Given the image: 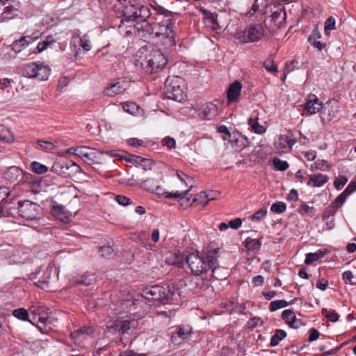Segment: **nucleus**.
Masks as SVG:
<instances>
[{
	"instance_id": "864d4df0",
	"label": "nucleus",
	"mask_w": 356,
	"mask_h": 356,
	"mask_svg": "<svg viewBox=\"0 0 356 356\" xmlns=\"http://www.w3.org/2000/svg\"><path fill=\"white\" fill-rule=\"evenodd\" d=\"M263 66L268 72H275L277 71V65L270 58H268L263 63Z\"/></svg>"
},
{
	"instance_id": "0e129e2a",
	"label": "nucleus",
	"mask_w": 356,
	"mask_h": 356,
	"mask_svg": "<svg viewBox=\"0 0 356 356\" xmlns=\"http://www.w3.org/2000/svg\"><path fill=\"white\" fill-rule=\"evenodd\" d=\"M241 132L235 130L231 133V134H229V138H227V136H222V139L224 140H227L228 143L233 145L236 139L238 138V136L240 135Z\"/></svg>"
},
{
	"instance_id": "c85d7f7f",
	"label": "nucleus",
	"mask_w": 356,
	"mask_h": 356,
	"mask_svg": "<svg viewBox=\"0 0 356 356\" xmlns=\"http://www.w3.org/2000/svg\"><path fill=\"white\" fill-rule=\"evenodd\" d=\"M219 195L220 193L218 191H211L209 193H207V191H202L200 193V195L198 196V198L206 199L205 201H202V206L204 207L209 204L210 201L217 199V197Z\"/></svg>"
},
{
	"instance_id": "49530a36",
	"label": "nucleus",
	"mask_w": 356,
	"mask_h": 356,
	"mask_svg": "<svg viewBox=\"0 0 356 356\" xmlns=\"http://www.w3.org/2000/svg\"><path fill=\"white\" fill-rule=\"evenodd\" d=\"M288 306V302L285 300H276L270 303L269 310L275 312L279 309L286 307Z\"/></svg>"
},
{
	"instance_id": "603ef678",
	"label": "nucleus",
	"mask_w": 356,
	"mask_h": 356,
	"mask_svg": "<svg viewBox=\"0 0 356 356\" xmlns=\"http://www.w3.org/2000/svg\"><path fill=\"white\" fill-rule=\"evenodd\" d=\"M267 214V208L263 207L260 208L257 211H256L252 216H251L252 220H256L257 221H260L263 220Z\"/></svg>"
},
{
	"instance_id": "69168bd1",
	"label": "nucleus",
	"mask_w": 356,
	"mask_h": 356,
	"mask_svg": "<svg viewBox=\"0 0 356 356\" xmlns=\"http://www.w3.org/2000/svg\"><path fill=\"white\" fill-rule=\"evenodd\" d=\"M318 40V39H313L307 41L314 48H316L318 51H322L324 48H325L326 44L324 42H321Z\"/></svg>"
},
{
	"instance_id": "bb28decb",
	"label": "nucleus",
	"mask_w": 356,
	"mask_h": 356,
	"mask_svg": "<svg viewBox=\"0 0 356 356\" xmlns=\"http://www.w3.org/2000/svg\"><path fill=\"white\" fill-rule=\"evenodd\" d=\"M262 237L254 239L250 237H248L244 241L245 247L250 251H258L261 245V240Z\"/></svg>"
},
{
	"instance_id": "423d86ee",
	"label": "nucleus",
	"mask_w": 356,
	"mask_h": 356,
	"mask_svg": "<svg viewBox=\"0 0 356 356\" xmlns=\"http://www.w3.org/2000/svg\"><path fill=\"white\" fill-rule=\"evenodd\" d=\"M184 80L179 76H168L165 82L164 90L168 99L181 102L186 95L183 89Z\"/></svg>"
},
{
	"instance_id": "5fc2aeb1",
	"label": "nucleus",
	"mask_w": 356,
	"mask_h": 356,
	"mask_svg": "<svg viewBox=\"0 0 356 356\" xmlns=\"http://www.w3.org/2000/svg\"><path fill=\"white\" fill-rule=\"evenodd\" d=\"M80 46L86 51L90 50V40L87 34H85L80 38Z\"/></svg>"
},
{
	"instance_id": "7c9ffc66",
	"label": "nucleus",
	"mask_w": 356,
	"mask_h": 356,
	"mask_svg": "<svg viewBox=\"0 0 356 356\" xmlns=\"http://www.w3.org/2000/svg\"><path fill=\"white\" fill-rule=\"evenodd\" d=\"M13 315L19 320L24 321H29L32 325H35V323L32 320L29 319V314L28 311L24 308H18L13 311Z\"/></svg>"
},
{
	"instance_id": "a18cd8bd",
	"label": "nucleus",
	"mask_w": 356,
	"mask_h": 356,
	"mask_svg": "<svg viewBox=\"0 0 356 356\" xmlns=\"http://www.w3.org/2000/svg\"><path fill=\"white\" fill-rule=\"evenodd\" d=\"M248 124L251 127L255 134H262L266 131L265 127L260 124L257 121H253L252 118L248 119Z\"/></svg>"
},
{
	"instance_id": "e433bc0d",
	"label": "nucleus",
	"mask_w": 356,
	"mask_h": 356,
	"mask_svg": "<svg viewBox=\"0 0 356 356\" xmlns=\"http://www.w3.org/2000/svg\"><path fill=\"white\" fill-rule=\"evenodd\" d=\"M21 177H22V180L24 182L28 183L31 187L40 186L42 183L41 179L34 177L31 174L24 172V171Z\"/></svg>"
},
{
	"instance_id": "1a4fd4ad",
	"label": "nucleus",
	"mask_w": 356,
	"mask_h": 356,
	"mask_svg": "<svg viewBox=\"0 0 356 356\" xmlns=\"http://www.w3.org/2000/svg\"><path fill=\"white\" fill-rule=\"evenodd\" d=\"M19 215L26 220H35L40 218L42 209L33 202L28 200H20L17 203Z\"/></svg>"
},
{
	"instance_id": "f03ea898",
	"label": "nucleus",
	"mask_w": 356,
	"mask_h": 356,
	"mask_svg": "<svg viewBox=\"0 0 356 356\" xmlns=\"http://www.w3.org/2000/svg\"><path fill=\"white\" fill-rule=\"evenodd\" d=\"M219 248H211L201 253L195 250L186 257V263L195 275H200L211 270L213 273L218 266Z\"/></svg>"
},
{
	"instance_id": "338daca9",
	"label": "nucleus",
	"mask_w": 356,
	"mask_h": 356,
	"mask_svg": "<svg viewBox=\"0 0 356 356\" xmlns=\"http://www.w3.org/2000/svg\"><path fill=\"white\" fill-rule=\"evenodd\" d=\"M167 263H171L172 265H176L178 267H181L183 264V259H180L179 257L175 255L172 257H168L166 259Z\"/></svg>"
},
{
	"instance_id": "393cba45",
	"label": "nucleus",
	"mask_w": 356,
	"mask_h": 356,
	"mask_svg": "<svg viewBox=\"0 0 356 356\" xmlns=\"http://www.w3.org/2000/svg\"><path fill=\"white\" fill-rule=\"evenodd\" d=\"M93 275L88 274V272L81 275H76L73 277V281L75 284L83 285L85 286H90L94 280Z\"/></svg>"
},
{
	"instance_id": "2f4dec72",
	"label": "nucleus",
	"mask_w": 356,
	"mask_h": 356,
	"mask_svg": "<svg viewBox=\"0 0 356 356\" xmlns=\"http://www.w3.org/2000/svg\"><path fill=\"white\" fill-rule=\"evenodd\" d=\"M316 209L309 207L307 204L303 203L299 206L298 213L302 216L314 217L316 214Z\"/></svg>"
},
{
	"instance_id": "13d9d810",
	"label": "nucleus",
	"mask_w": 356,
	"mask_h": 356,
	"mask_svg": "<svg viewBox=\"0 0 356 356\" xmlns=\"http://www.w3.org/2000/svg\"><path fill=\"white\" fill-rule=\"evenodd\" d=\"M347 197V195L345 194V193H341L340 195H339L337 198L334 200V202H332L331 204H334L336 206V209L338 207H341L343 203L346 202Z\"/></svg>"
},
{
	"instance_id": "ddd939ff",
	"label": "nucleus",
	"mask_w": 356,
	"mask_h": 356,
	"mask_svg": "<svg viewBox=\"0 0 356 356\" xmlns=\"http://www.w3.org/2000/svg\"><path fill=\"white\" fill-rule=\"evenodd\" d=\"M134 26L139 36L144 38H149L152 35H155L156 26H154V19H145Z\"/></svg>"
},
{
	"instance_id": "09e8293b",
	"label": "nucleus",
	"mask_w": 356,
	"mask_h": 356,
	"mask_svg": "<svg viewBox=\"0 0 356 356\" xmlns=\"http://www.w3.org/2000/svg\"><path fill=\"white\" fill-rule=\"evenodd\" d=\"M286 210V205L283 202H276L271 205L270 211L275 213H282Z\"/></svg>"
},
{
	"instance_id": "39448f33",
	"label": "nucleus",
	"mask_w": 356,
	"mask_h": 356,
	"mask_svg": "<svg viewBox=\"0 0 356 356\" xmlns=\"http://www.w3.org/2000/svg\"><path fill=\"white\" fill-rule=\"evenodd\" d=\"M149 6H144L140 3H130L124 6L122 10V18L120 20V27L124 24L125 22H136L138 23L145 19L152 20L154 14L149 8Z\"/></svg>"
},
{
	"instance_id": "bf43d9fd",
	"label": "nucleus",
	"mask_w": 356,
	"mask_h": 356,
	"mask_svg": "<svg viewBox=\"0 0 356 356\" xmlns=\"http://www.w3.org/2000/svg\"><path fill=\"white\" fill-rule=\"evenodd\" d=\"M115 200L119 204L124 206V207L132 204V202L131 201V200L129 197H127L123 195H116Z\"/></svg>"
},
{
	"instance_id": "58836bf2",
	"label": "nucleus",
	"mask_w": 356,
	"mask_h": 356,
	"mask_svg": "<svg viewBox=\"0 0 356 356\" xmlns=\"http://www.w3.org/2000/svg\"><path fill=\"white\" fill-rule=\"evenodd\" d=\"M32 172L37 175H42L48 171V167L38 161H32L30 164Z\"/></svg>"
},
{
	"instance_id": "a19ab883",
	"label": "nucleus",
	"mask_w": 356,
	"mask_h": 356,
	"mask_svg": "<svg viewBox=\"0 0 356 356\" xmlns=\"http://www.w3.org/2000/svg\"><path fill=\"white\" fill-rule=\"evenodd\" d=\"M28 46L26 42V38H21L19 40H16L11 44L12 49L16 53L20 52L22 49Z\"/></svg>"
},
{
	"instance_id": "f704fd0d",
	"label": "nucleus",
	"mask_w": 356,
	"mask_h": 356,
	"mask_svg": "<svg viewBox=\"0 0 356 356\" xmlns=\"http://www.w3.org/2000/svg\"><path fill=\"white\" fill-rule=\"evenodd\" d=\"M232 145L233 147H235V150L236 152H240L249 146L248 138L241 133Z\"/></svg>"
},
{
	"instance_id": "aec40b11",
	"label": "nucleus",
	"mask_w": 356,
	"mask_h": 356,
	"mask_svg": "<svg viewBox=\"0 0 356 356\" xmlns=\"http://www.w3.org/2000/svg\"><path fill=\"white\" fill-rule=\"evenodd\" d=\"M51 211L54 216L62 222L67 223L70 221L72 215L63 205L54 204L51 208Z\"/></svg>"
},
{
	"instance_id": "de8ad7c7",
	"label": "nucleus",
	"mask_w": 356,
	"mask_h": 356,
	"mask_svg": "<svg viewBox=\"0 0 356 356\" xmlns=\"http://www.w3.org/2000/svg\"><path fill=\"white\" fill-rule=\"evenodd\" d=\"M90 149V148L86 146L75 147V148L73 149V154L83 159L86 156H91L90 154H88Z\"/></svg>"
},
{
	"instance_id": "f257e3e1",
	"label": "nucleus",
	"mask_w": 356,
	"mask_h": 356,
	"mask_svg": "<svg viewBox=\"0 0 356 356\" xmlns=\"http://www.w3.org/2000/svg\"><path fill=\"white\" fill-rule=\"evenodd\" d=\"M182 284L168 282L163 285H152L145 287L142 292V297L149 302L156 301L163 305L177 304L181 296Z\"/></svg>"
},
{
	"instance_id": "052dcab7",
	"label": "nucleus",
	"mask_w": 356,
	"mask_h": 356,
	"mask_svg": "<svg viewBox=\"0 0 356 356\" xmlns=\"http://www.w3.org/2000/svg\"><path fill=\"white\" fill-rule=\"evenodd\" d=\"M317 164V168L318 170L321 171H329L331 168V165L327 164V161L324 159H318L316 161Z\"/></svg>"
},
{
	"instance_id": "3c124183",
	"label": "nucleus",
	"mask_w": 356,
	"mask_h": 356,
	"mask_svg": "<svg viewBox=\"0 0 356 356\" xmlns=\"http://www.w3.org/2000/svg\"><path fill=\"white\" fill-rule=\"evenodd\" d=\"M337 211V209H336V206L330 204L325 209L324 212L322 214V218H334Z\"/></svg>"
},
{
	"instance_id": "7ed1b4c3",
	"label": "nucleus",
	"mask_w": 356,
	"mask_h": 356,
	"mask_svg": "<svg viewBox=\"0 0 356 356\" xmlns=\"http://www.w3.org/2000/svg\"><path fill=\"white\" fill-rule=\"evenodd\" d=\"M168 59L165 54L159 49H152L149 54L144 56V48L140 51V56L136 60V67H140L146 74H153L161 72L167 65Z\"/></svg>"
},
{
	"instance_id": "6e6d98bb",
	"label": "nucleus",
	"mask_w": 356,
	"mask_h": 356,
	"mask_svg": "<svg viewBox=\"0 0 356 356\" xmlns=\"http://www.w3.org/2000/svg\"><path fill=\"white\" fill-rule=\"evenodd\" d=\"M353 274L350 270H346L342 274V280L346 284L355 285L356 282H353Z\"/></svg>"
},
{
	"instance_id": "412c9836",
	"label": "nucleus",
	"mask_w": 356,
	"mask_h": 356,
	"mask_svg": "<svg viewBox=\"0 0 356 356\" xmlns=\"http://www.w3.org/2000/svg\"><path fill=\"white\" fill-rule=\"evenodd\" d=\"M242 89V84L238 81H235L232 83L227 91V98L228 103L237 102L241 95Z\"/></svg>"
},
{
	"instance_id": "9d476101",
	"label": "nucleus",
	"mask_w": 356,
	"mask_h": 356,
	"mask_svg": "<svg viewBox=\"0 0 356 356\" xmlns=\"http://www.w3.org/2000/svg\"><path fill=\"white\" fill-rule=\"evenodd\" d=\"M79 168V165L72 161L63 159L54 162L51 170L60 176L67 177L77 172Z\"/></svg>"
},
{
	"instance_id": "c03bdc74",
	"label": "nucleus",
	"mask_w": 356,
	"mask_h": 356,
	"mask_svg": "<svg viewBox=\"0 0 356 356\" xmlns=\"http://www.w3.org/2000/svg\"><path fill=\"white\" fill-rule=\"evenodd\" d=\"M336 21L334 17L330 16L325 22L324 32L326 36L330 35V31L336 29Z\"/></svg>"
},
{
	"instance_id": "6ab92c4d",
	"label": "nucleus",
	"mask_w": 356,
	"mask_h": 356,
	"mask_svg": "<svg viewBox=\"0 0 356 356\" xmlns=\"http://www.w3.org/2000/svg\"><path fill=\"white\" fill-rule=\"evenodd\" d=\"M131 321L128 319L119 318L115 320L111 325L108 326V330L113 334L119 332L126 333L130 329Z\"/></svg>"
},
{
	"instance_id": "72a5a7b5",
	"label": "nucleus",
	"mask_w": 356,
	"mask_h": 356,
	"mask_svg": "<svg viewBox=\"0 0 356 356\" xmlns=\"http://www.w3.org/2000/svg\"><path fill=\"white\" fill-rule=\"evenodd\" d=\"M158 181L153 178H149L143 181L140 184V188L143 190L153 193L155 191L156 186H157Z\"/></svg>"
},
{
	"instance_id": "774afa93",
	"label": "nucleus",
	"mask_w": 356,
	"mask_h": 356,
	"mask_svg": "<svg viewBox=\"0 0 356 356\" xmlns=\"http://www.w3.org/2000/svg\"><path fill=\"white\" fill-rule=\"evenodd\" d=\"M138 108V106L134 102H124L123 104L124 110L131 114L134 113V110Z\"/></svg>"
},
{
	"instance_id": "9b49d317",
	"label": "nucleus",
	"mask_w": 356,
	"mask_h": 356,
	"mask_svg": "<svg viewBox=\"0 0 356 356\" xmlns=\"http://www.w3.org/2000/svg\"><path fill=\"white\" fill-rule=\"evenodd\" d=\"M323 107V104L314 94L308 95L305 99V102L303 105L304 111H305L309 115H313L321 112Z\"/></svg>"
},
{
	"instance_id": "e2e57ef3",
	"label": "nucleus",
	"mask_w": 356,
	"mask_h": 356,
	"mask_svg": "<svg viewBox=\"0 0 356 356\" xmlns=\"http://www.w3.org/2000/svg\"><path fill=\"white\" fill-rule=\"evenodd\" d=\"M348 179L345 176H341L340 179H337L334 181V187L337 190L341 189L347 183Z\"/></svg>"
},
{
	"instance_id": "f8f14e48",
	"label": "nucleus",
	"mask_w": 356,
	"mask_h": 356,
	"mask_svg": "<svg viewBox=\"0 0 356 356\" xmlns=\"http://www.w3.org/2000/svg\"><path fill=\"white\" fill-rule=\"evenodd\" d=\"M192 334V327L189 325L178 326L172 333L171 341L175 345H179L184 341L189 339Z\"/></svg>"
},
{
	"instance_id": "2eb2a0df",
	"label": "nucleus",
	"mask_w": 356,
	"mask_h": 356,
	"mask_svg": "<svg viewBox=\"0 0 356 356\" xmlns=\"http://www.w3.org/2000/svg\"><path fill=\"white\" fill-rule=\"evenodd\" d=\"M271 20L276 26H282L285 23L286 19L284 6L281 3L274 5L273 8L271 9Z\"/></svg>"
},
{
	"instance_id": "ea45409f",
	"label": "nucleus",
	"mask_w": 356,
	"mask_h": 356,
	"mask_svg": "<svg viewBox=\"0 0 356 356\" xmlns=\"http://www.w3.org/2000/svg\"><path fill=\"white\" fill-rule=\"evenodd\" d=\"M88 154H90L92 156H86L85 158L83 159V161L88 165H92L93 163H98L100 152L99 151H95V149H90V152H88Z\"/></svg>"
},
{
	"instance_id": "0eeeda50",
	"label": "nucleus",
	"mask_w": 356,
	"mask_h": 356,
	"mask_svg": "<svg viewBox=\"0 0 356 356\" xmlns=\"http://www.w3.org/2000/svg\"><path fill=\"white\" fill-rule=\"evenodd\" d=\"M56 274L55 268L51 266H47L44 269L40 267L35 272L31 273L29 275L30 280H35L34 284L45 291H49V280L51 279L52 275Z\"/></svg>"
},
{
	"instance_id": "79ce46f5",
	"label": "nucleus",
	"mask_w": 356,
	"mask_h": 356,
	"mask_svg": "<svg viewBox=\"0 0 356 356\" xmlns=\"http://www.w3.org/2000/svg\"><path fill=\"white\" fill-rule=\"evenodd\" d=\"M203 13L205 18L210 21L213 29L220 28L219 24L218 23V15L216 13H213L206 10H204Z\"/></svg>"
},
{
	"instance_id": "37998d69",
	"label": "nucleus",
	"mask_w": 356,
	"mask_h": 356,
	"mask_svg": "<svg viewBox=\"0 0 356 356\" xmlns=\"http://www.w3.org/2000/svg\"><path fill=\"white\" fill-rule=\"evenodd\" d=\"M274 168L278 171H285L289 168V163L286 161H282L277 157H275L273 160Z\"/></svg>"
},
{
	"instance_id": "c756f323",
	"label": "nucleus",
	"mask_w": 356,
	"mask_h": 356,
	"mask_svg": "<svg viewBox=\"0 0 356 356\" xmlns=\"http://www.w3.org/2000/svg\"><path fill=\"white\" fill-rule=\"evenodd\" d=\"M50 68L47 65L42 64H38V69L36 71V78L40 81L47 80L50 74Z\"/></svg>"
},
{
	"instance_id": "c9c22d12",
	"label": "nucleus",
	"mask_w": 356,
	"mask_h": 356,
	"mask_svg": "<svg viewBox=\"0 0 356 356\" xmlns=\"http://www.w3.org/2000/svg\"><path fill=\"white\" fill-rule=\"evenodd\" d=\"M19 10L13 6H8L4 8L1 13L2 17L6 19H11L19 14Z\"/></svg>"
},
{
	"instance_id": "4468645a",
	"label": "nucleus",
	"mask_w": 356,
	"mask_h": 356,
	"mask_svg": "<svg viewBox=\"0 0 356 356\" xmlns=\"http://www.w3.org/2000/svg\"><path fill=\"white\" fill-rule=\"evenodd\" d=\"M198 115L202 120H211L216 115L218 108L211 102H205L197 106Z\"/></svg>"
},
{
	"instance_id": "20e7f679",
	"label": "nucleus",
	"mask_w": 356,
	"mask_h": 356,
	"mask_svg": "<svg viewBox=\"0 0 356 356\" xmlns=\"http://www.w3.org/2000/svg\"><path fill=\"white\" fill-rule=\"evenodd\" d=\"M152 10H154L152 19L154 20V26L156 31L163 32V33H169L170 31H174L177 18L180 16L178 13L172 12L163 6L159 5L153 1L149 3Z\"/></svg>"
},
{
	"instance_id": "f3484780",
	"label": "nucleus",
	"mask_w": 356,
	"mask_h": 356,
	"mask_svg": "<svg viewBox=\"0 0 356 356\" xmlns=\"http://www.w3.org/2000/svg\"><path fill=\"white\" fill-rule=\"evenodd\" d=\"M282 318L291 328L298 329L305 325L302 319L297 318L295 313L291 309L284 310L282 313Z\"/></svg>"
},
{
	"instance_id": "a211bd4d",
	"label": "nucleus",
	"mask_w": 356,
	"mask_h": 356,
	"mask_svg": "<svg viewBox=\"0 0 356 356\" xmlns=\"http://www.w3.org/2000/svg\"><path fill=\"white\" fill-rule=\"evenodd\" d=\"M126 90V83L122 79H118L113 83H111L104 90V94L112 97L123 92Z\"/></svg>"
},
{
	"instance_id": "4c0bfd02",
	"label": "nucleus",
	"mask_w": 356,
	"mask_h": 356,
	"mask_svg": "<svg viewBox=\"0 0 356 356\" xmlns=\"http://www.w3.org/2000/svg\"><path fill=\"white\" fill-rule=\"evenodd\" d=\"M38 69V64L36 63H31L26 64L23 69L24 76L29 78H36V71Z\"/></svg>"
},
{
	"instance_id": "4d7b16f0",
	"label": "nucleus",
	"mask_w": 356,
	"mask_h": 356,
	"mask_svg": "<svg viewBox=\"0 0 356 356\" xmlns=\"http://www.w3.org/2000/svg\"><path fill=\"white\" fill-rule=\"evenodd\" d=\"M286 144L288 145L289 149H291L293 145L291 141L288 140L286 138H280V141L275 143L277 148L280 150H282V152H284V149H286Z\"/></svg>"
},
{
	"instance_id": "a878e982",
	"label": "nucleus",
	"mask_w": 356,
	"mask_h": 356,
	"mask_svg": "<svg viewBox=\"0 0 356 356\" xmlns=\"http://www.w3.org/2000/svg\"><path fill=\"white\" fill-rule=\"evenodd\" d=\"M108 243V245H101L99 247L98 252L101 254V257L105 259H111L115 255V252L113 248V242Z\"/></svg>"
},
{
	"instance_id": "6e6552de",
	"label": "nucleus",
	"mask_w": 356,
	"mask_h": 356,
	"mask_svg": "<svg viewBox=\"0 0 356 356\" xmlns=\"http://www.w3.org/2000/svg\"><path fill=\"white\" fill-rule=\"evenodd\" d=\"M264 35L261 24H250L243 31L236 33V37L241 42L248 43L259 41Z\"/></svg>"
},
{
	"instance_id": "680f3d73",
	"label": "nucleus",
	"mask_w": 356,
	"mask_h": 356,
	"mask_svg": "<svg viewBox=\"0 0 356 356\" xmlns=\"http://www.w3.org/2000/svg\"><path fill=\"white\" fill-rule=\"evenodd\" d=\"M10 191L6 186H0V202H6V199L9 196Z\"/></svg>"
},
{
	"instance_id": "8fccbe9b",
	"label": "nucleus",
	"mask_w": 356,
	"mask_h": 356,
	"mask_svg": "<svg viewBox=\"0 0 356 356\" xmlns=\"http://www.w3.org/2000/svg\"><path fill=\"white\" fill-rule=\"evenodd\" d=\"M191 191V188L184 192L179 193V191L170 193L167 192L166 195H165V197L167 199H177L180 198L181 200L184 199L185 197L188 195V192Z\"/></svg>"
},
{
	"instance_id": "473e14b6",
	"label": "nucleus",
	"mask_w": 356,
	"mask_h": 356,
	"mask_svg": "<svg viewBox=\"0 0 356 356\" xmlns=\"http://www.w3.org/2000/svg\"><path fill=\"white\" fill-rule=\"evenodd\" d=\"M286 337V332L281 329H277L274 334L270 338V346L275 347L279 344V342Z\"/></svg>"
},
{
	"instance_id": "b1692460",
	"label": "nucleus",
	"mask_w": 356,
	"mask_h": 356,
	"mask_svg": "<svg viewBox=\"0 0 356 356\" xmlns=\"http://www.w3.org/2000/svg\"><path fill=\"white\" fill-rule=\"evenodd\" d=\"M328 252L329 251L327 250H318L316 252L308 253L306 255L305 264L307 265H311L314 262L323 259L326 254H328Z\"/></svg>"
},
{
	"instance_id": "5701e85b",
	"label": "nucleus",
	"mask_w": 356,
	"mask_h": 356,
	"mask_svg": "<svg viewBox=\"0 0 356 356\" xmlns=\"http://www.w3.org/2000/svg\"><path fill=\"white\" fill-rule=\"evenodd\" d=\"M328 180L329 177L326 175L321 173L312 174L309 176L307 185L312 186L314 187H321L326 184Z\"/></svg>"
},
{
	"instance_id": "4be33fe9",
	"label": "nucleus",
	"mask_w": 356,
	"mask_h": 356,
	"mask_svg": "<svg viewBox=\"0 0 356 356\" xmlns=\"http://www.w3.org/2000/svg\"><path fill=\"white\" fill-rule=\"evenodd\" d=\"M124 159L131 163L142 166L145 170L151 169L153 163L152 161L150 159L143 158L134 154H129L128 156L124 157Z\"/></svg>"
},
{
	"instance_id": "dca6fc26",
	"label": "nucleus",
	"mask_w": 356,
	"mask_h": 356,
	"mask_svg": "<svg viewBox=\"0 0 356 356\" xmlns=\"http://www.w3.org/2000/svg\"><path fill=\"white\" fill-rule=\"evenodd\" d=\"M155 36L161 37V45L165 49L171 50L176 45V33L175 31H170L169 33H163V32L156 31Z\"/></svg>"
},
{
	"instance_id": "cd10ccee",
	"label": "nucleus",
	"mask_w": 356,
	"mask_h": 356,
	"mask_svg": "<svg viewBox=\"0 0 356 356\" xmlns=\"http://www.w3.org/2000/svg\"><path fill=\"white\" fill-rule=\"evenodd\" d=\"M23 175V170L17 166H11L6 173L7 178L11 182L18 181V178Z\"/></svg>"
}]
</instances>
